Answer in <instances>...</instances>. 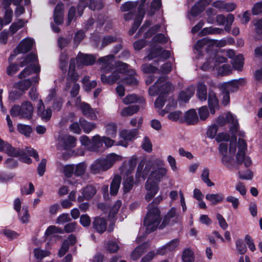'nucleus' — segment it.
<instances>
[{
	"label": "nucleus",
	"instance_id": "4468645a",
	"mask_svg": "<svg viewBox=\"0 0 262 262\" xmlns=\"http://www.w3.org/2000/svg\"><path fill=\"white\" fill-rule=\"evenodd\" d=\"M144 164L145 161L144 160H141L139 162L135 174V178L137 180L139 179L140 178L144 180L148 175L150 168L148 167V165H146L145 168L143 169Z\"/></svg>",
	"mask_w": 262,
	"mask_h": 262
},
{
	"label": "nucleus",
	"instance_id": "a19ab883",
	"mask_svg": "<svg viewBox=\"0 0 262 262\" xmlns=\"http://www.w3.org/2000/svg\"><path fill=\"white\" fill-rule=\"evenodd\" d=\"M106 250L110 253H114L117 252L119 246L117 242L113 241H108L105 245Z\"/></svg>",
	"mask_w": 262,
	"mask_h": 262
},
{
	"label": "nucleus",
	"instance_id": "0e129e2a",
	"mask_svg": "<svg viewBox=\"0 0 262 262\" xmlns=\"http://www.w3.org/2000/svg\"><path fill=\"white\" fill-rule=\"evenodd\" d=\"M4 9L5 10V13L4 15V24L5 25H8L12 21L13 11L11 9Z\"/></svg>",
	"mask_w": 262,
	"mask_h": 262
},
{
	"label": "nucleus",
	"instance_id": "69168bd1",
	"mask_svg": "<svg viewBox=\"0 0 262 262\" xmlns=\"http://www.w3.org/2000/svg\"><path fill=\"white\" fill-rule=\"evenodd\" d=\"M146 46V41L145 39H139L133 43V47L135 50L139 51Z\"/></svg>",
	"mask_w": 262,
	"mask_h": 262
},
{
	"label": "nucleus",
	"instance_id": "5701e85b",
	"mask_svg": "<svg viewBox=\"0 0 262 262\" xmlns=\"http://www.w3.org/2000/svg\"><path fill=\"white\" fill-rule=\"evenodd\" d=\"M32 85L31 79H26L20 80L14 84V87L16 89L20 90L23 93L27 90Z\"/></svg>",
	"mask_w": 262,
	"mask_h": 262
},
{
	"label": "nucleus",
	"instance_id": "de8ad7c7",
	"mask_svg": "<svg viewBox=\"0 0 262 262\" xmlns=\"http://www.w3.org/2000/svg\"><path fill=\"white\" fill-rule=\"evenodd\" d=\"M200 118L202 121L206 120L209 115V112L206 105L202 106L198 110Z\"/></svg>",
	"mask_w": 262,
	"mask_h": 262
},
{
	"label": "nucleus",
	"instance_id": "e433bc0d",
	"mask_svg": "<svg viewBox=\"0 0 262 262\" xmlns=\"http://www.w3.org/2000/svg\"><path fill=\"white\" fill-rule=\"evenodd\" d=\"M139 4V1L135 2L128 1L123 3L120 7V10L122 12L132 11V10L136 8Z\"/></svg>",
	"mask_w": 262,
	"mask_h": 262
},
{
	"label": "nucleus",
	"instance_id": "c85d7f7f",
	"mask_svg": "<svg viewBox=\"0 0 262 262\" xmlns=\"http://www.w3.org/2000/svg\"><path fill=\"white\" fill-rule=\"evenodd\" d=\"M143 20V16L137 15L134 18L133 24L128 31V34L132 36L137 31Z\"/></svg>",
	"mask_w": 262,
	"mask_h": 262
},
{
	"label": "nucleus",
	"instance_id": "4be33fe9",
	"mask_svg": "<svg viewBox=\"0 0 262 262\" xmlns=\"http://www.w3.org/2000/svg\"><path fill=\"white\" fill-rule=\"evenodd\" d=\"M205 198L207 200L211 202V205H216L221 203L224 199L223 194L219 193L216 194H207Z\"/></svg>",
	"mask_w": 262,
	"mask_h": 262
},
{
	"label": "nucleus",
	"instance_id": "4c0bfd02",
	"mask_svg": "<svg viewBox=\"0 0 262 262\" xmlns=\"http://www.w3.org/2000/svg\"><path fill=\"white\" fill-rule=\"evenodd\" d=\"M117 126L115 123H108L106 126L105 133L106 134L112 138H115L117 135Z\"/></svg>",
	"mask_w": 262,
	"mask_h": 262
},
{
	"label": "nucleus",
	"instance_id": "ea45409f",
	"mask_svg": "<svg viewBox=\"0 0 262 262\" xmlns=\"http://www.w3.org/2000/svg\"><path fill=\"white\" fill-rule=\"evenodd\" d=\"M209 169L206 167L205 168L201 174L202 180L206 183L208 186L211 187L214 185V183L211 181L209 178Z\"/></svg>",
	"mask_w": 262,
	"mask_h": 262
},
{
	"label": "nucleus",
	"instance_id": "f704fd0d",
	"mask_svg": "<svg viewBox=\"0 0 262 262\" xmlns=\"http://www.w3.org/2000/svg\"><path fill=\"white\" fill-rule=\"evenodd\" d=\"M223 32V30L219 28L206 27L203 29L200 32L202 36L207 34H220Z\"/></svg>",
	"mask_w": 262,
	"mask_h": 262
},
{
	"label": "nucleus",
	"instance_id": "37998d69",
	"mask_svg": "<svg viewBox=\"0 0 262 262\" xmlns=\"http://www.w3.org/2000/svg\"><path fill=\"white\" fill-rule=\"evenodd\" d=\"M19 70L17 63L9 64L6 68V73L10 77H13Z\"/></svg>",
	"mask_w": 262,
	"mask_h": 262
},
{
	"label": "nucleus",
	"instance_id": "a18cd8bd",
	"mask_svg": "<svg viewBox=\"0 0 262 262\" xmlns=\"http://www.w3.org/2000/svg\"><path fill=\"white\" fill-rule=\"evenodd\" d=\"M34 253L36 258L41 260L44 257L49 256L50 253L48 251L43 250L37 248L34 249Z\"/></svg>",
	"mask_w": 262,
	"mask_h": 262
},
{
	"label": "nucleus",
	"instance_id": "e2e57ef3",
	"mask_svg": "<svg viewBox=\"0 0 262 262\" xmlns=\"http://www.w3.org/2000/svg\"><path fill=\"white\" fill-rule=\"evenodd\" d=\"M47 160L42 159L39 163L37 168V173L39 176H42L46 171Z\"/></svg>",
	"mask_w": 262,
	"mask_h": 262
},
{
	"label": "nucleus",
	"instance_id": "9b49d317",
	"mask_svg": "<svg viewBox=\"0 0 262 262\" xmlns=\"http://www.w3.org/2000/svg\"><path fill=\"white\" fill-rule=\"evenodd\" d=\"M76 139L71 135H65L63 136L60 142L64 150H69L76 146Z\"/></svg>",
	"mask_w": 262,
	"mask_h": 262
},
{
	"label": "nucleus",
	"instance_id": "680f3d73",
	"mask_svg": "<svg viewBox=\"0 0 262 262\" xmlns=\"http://www.w3.org/2000/svg\"><path fill=\"white\" fill-rule=\"evenodd\" d=\"M23 92L18 89L12 91L9 94V99L12 101L18 100L23 95Z\"/></svg>",
	"mask_w": 262,
	"mask_h": 262
},
{
	"label": "nucleus",
	"instance_id": "39448f33",
	"mask_svg": "<svg viewBox=\"0 0 262 262\" xmlns=\"http://www.w3.org/2000/svg\"><path fill=\"white\" fill-rule=\"evenodd\" d=\"M208 105L210 113L214 115L216 110L220 109L219 100L216 94L211 89L209 90L208 95Z\"/></svg>",
	"mask_w": 262,
	"mask_h": 262
},
{
	"label": "nucleus",
	"instance_id": "6e6552de",
	"mask_svg": "<svg viewBox=\"0 0 262 262\" xmlns=\"http://www.w3.org/2000/svg\"><path fill=\"white\" fill-rule=\"evenodd\" d=\"M180 240L178 238H174L161 248H159L156 252L158 255H163L169 252L174 251L179 245Z\"/></svg>",
	"mask_w": 262,
	"mask_h": 262
},
{
	"label": "nucleus",
	"instance_id": "f03ea898",
	"mask_svg": "<svg viewBox=\"0 0 262 262\" xmlns=\"http://www.w3.org/2000/svg\"><path fill=\"white\" fill-rule=\"evenodd\" d=\"M162 200L163 197L160 195L155 198L148 206V211L143 222L144 225L146 226V232L148 234L156 230L161 222V211L158 205Z\"/></svg>",
	"mask_w": 262,
	"mask_h": 262
},
{
	"label": "nucleus",
	"instance_id": "b1692460",
	"mask_svg": "<svg viewBox=\"0 0 262 262\" xmlns=\"http://www.w3.org/2000/svg\"><path fill=\"white\" fill-rule=\"evenodd\" d=\"M194 92L190 88H187L185 91L180 92L178 96L179 100L187 103L193 96Z\"/></svg>",
	"mask_w": 262,
	"mask_h": 262
},
{
	"label": "nucleus",
	"instance_id": "3c124183",
	"mask_svg": "<svg viewBox=\"0 0 262 262\" xmlns=\"http://www.w3.org/2000/svg\"><path fill=\"white\" fill-rule=\"evenodd\" d=\"M71 221V219L69 213H63L59 215L56 220V223L57 224L63 225Z\"/></svg>",
	"mask_w": 262,
	"mask_h": 262
},
{
	"label": "nucleus",
	"instance_id": "6ab92c4d",
	"mask_svg": "<svg viewBox=\"0 0 262 262\" xmlns=\"http://www.w3.org/2000/svg\"><path fill=\"white\" fill-rule=\"evenodd\" d=\"M121 177L118 174L116 175L113 179L110 185V194L112 195H116L120 186Z\"/></svg>",
	"mask_w": 262,
	"mask_h": 262
},
{
	"label": "nucleus",
	"instance_id": "7ed1b4c3",
	"mask_svg": "<svg viewBox=\"0 0 262 262\" xmlns=\"http://www.w3.org/2000/svg\"><path fill=\"white\" fill-rule=\"evenodd\" d=\"M167 170L163 167H159L151 171L145 184L147 193L145 200L149 202L156 195L159 190V183L166 174Z\"/></svg>",
	"mask_w": 262,
	"mask_h": 262
},
{
	"label": "nucleus",
	"instance_id": "c03bdc74",
	"mask_svg": "<svg viewBox=\"0 0 262 262\" xmlns=\"http://www.w3.org/2000/svg\"><path fill=\"white\" fill-rule=\"evenodd\" d=\"M203 6L200 4L198 2L193 6L190 10V14L193 17L198 16L202 12L204 11Z\"/></svg>",
	"mask_w": 262,
	"mask_h": 262
},
{
	"label": "nucleus",
	"instance_id": "bf43d9fd",
	"mask_svg": "<svg viewBox=\"0 0 262 262\" xmlns=\"http://www.w3.org/2000/svg\"><path fill=\"white\" fill-rule=\"evenodd\" d=\"M3 233L9 239L12 240L16 238L18 235V234L12 230L5 229L3 231Z\"/></svg>",
	"mask_w": 262,
	"mask_h": 262
},
{
	"label": "nucleus",
	"instance_id": "49530a36",
	"mask_svg": "<svg viewBox=\"0 0 262 262\" xmlns=\"http://www.w3.org/2000/svg\"><path fill=\"white\" fill-rule=\"evenodd\" d=\"M141 70L144 73L153 74L156 73L158 69L151 64L144 63L142 64Z\"/></svg>",
	"mask_w": 262,
	"mask_h": 262
},
{
	"label": "nucleus",
	"instance_id": "423d86ee",
	"mask_svg": "<svg viewBox=\"0 0 262 262\" xmlns=\"http://www.w3.org/2000/svg\"><path fill=\"white\" fill-rule=\"evenodd\" d=\"M34 40L33 38L27 37L23 39L15 48L17 53L25 54L30 51L33 47Z\"/></svg>",
	"mask_w": 262,
	"mask_h": 262
},
{
	"label": "nucleus",
	"instance_id": "72a5a7b5",
	"mask_svg": "<svg viewBox=\"0 0 262 262\" xmlns=\"http://www.w3.org/2000/svg\"><path fill=\"white\" fill-rule=\"evenodd\" d=\"M17 130L18 132L24 135L27 137H29L32 132V128L30 125L18 124L17 125Z\"/></svg>",
	"mask_w": 262,
	"mask_h": 262
},
{
	"label": "nucleus",
	"instance_id": "052dcab7",
	"mask_svg": "<svg viewBox=\"0 0 262 262\" xmlns=\"http://www.w3.org/2000/svg\"><path fill=\"white\" fill-rule=\"evenodd\" d=\"M69 244L67 240H64L62 243L61 248L58 251V256L59 257H62L69 251Z\"/></svg>",
	"mask_w": 262,
	"mask_h": 262
},
{
	"label": "nucleus",
	"instance_id": "2f4dec72",
	"mask_svg": "<svg viewBox=\"0 0 262 262\" xmlns=\"http://www.w3.org/2000/svg\"><path fill=\"white\" fill-rule=\"evenodd\" d=\"M134 184L133 176H129L126 178L123 183V191L124 193H127L132 189Z\"/></svg>",
	"mask_w": 262,
	"mask_h": 262
},
{
	"label": "nucleus",
	"instance_id": "0eeeda50",
	"mask_svg": "<svg viewBox=\"0 0 262 262\" xmlns=\"http://www.w3.org/2000/svg\"><path fill=\"white\" fill-rule=\"evenodd\" d=\"M107 221L103 217L96 216L93 219L92 227L95 232L100 234L103 233L107 229Z\"/></svg>",
	"mask_w": 262,
	"mask_h": 262
},
{
	"label": "nucleus",
	"instance_id": "79ce46f5",
	"mask_svg": "<svg viewBox=\"0 0 262 262\" xmlns=\"http://www.w3.org/2000/svg\"><path fill=\"white\" fill-rule=\"evenodd\" d=\"M129 66L121 61L118 62L117 65V70L116 71L119 74L120 73L128 74L130 71L129 70Z\"/></svg>",
	"mask_w": 262,
	"mask_h": 262
},
{
	"label": "nucleus",
	"instance_id": "6e6d98bb",
	"mask_svg": "<svg viewBox=\"0 0 262 262\" xmlns=\"http://www.w3.org/2000/svg\"><path fill=\"white\" fill-rule=\"evenodd\" d=\"M79 222L83 227H88L91 224V220L87 214H82L80 216Z\"/></svg>",
	"mask_w": 262,
	"mask_h": 262
},
{
	"label": "nucleus",
	"instance_id": "cd10ccee",
	"mask_svg": "<svg viewBox=\"0 0 262 262\" xmlns=\"http://www.w3.org/2000/svg\"><path fill=\"white\" fill-rule=\"evenodd\" d=\"M22 151L23 150L19 148L14 147L9 143V144L7 145L5 153L11 157H18Z\"/></svg>",
	"mask_w": 262,
	"mask_h": 262
},
{
	"label": "nucleus",
	"instance_id": "a878e982",
	"mask_svg": "<svg viewBox=\"0 0 262 262\" xmlns=\"http://www.w3.org/2000/svg\"><path fill=\"white\" fill-rule=\"evenodd\" d=\"M182 259L183 262H194V255L192 250L189 248L185 249L182 253Z\"/></svg>",
	"mask_w": 262,
	"mask_h": 262
},
{
	"label": "nucleus",
	"instance_id": "7c9ffc66",
	"mask_svg": "<svg viewBox=\"0 0 262 262\" xmlns=\"http://www.w3.org/2000/svg\"><path fill=\"white\" fill-rule=\"evenodd\" d=\"M86 165L84 162L79 163L74 165V176L80 177L83 176L85 172Z\"/></svg>",
	"mask_w": 262,
	"mask_h": 262
},
{
	"label": "nucleus",
	"instance_id": "338daca9",
	"mask_svg": "<svg viewBox=\"0 0 262 262\" xmlns=\"http://www.w3.org/2000/svg\"><path fill=\"white\" fill-rule=\"evenodd\" d=\"M252 13L254 15H259L262 13V1L257 2L253 5Z\"/></svg>",
	"mask_w": 262,
	"mask_h": 262
},
{
	"label": "nucleus",
	"instance_id": "603ef678",
	"mask_svg": "<svg viewBox=\"0 0 262 262\" xmlns=\"http://www.w3.org/2000/svg\"><path fill=\"white\" fill-rule=\"evenodd\" d=\"M142 148L144 151L148 153H150L152 151V145L150 139L148 137H144L142 144Z\"/></svg>",
	"mask_w": 262,
	"mask_h": 262
},
{
	"label": "nucleus",
	"instance_id": "ddd939ff",
	"mask_svg": "<svg viewBox=\"0 0 262 262\" xmlns=\"http://www.w3.org/2000/svg\"><path fill=\"white\" fill-rule=\"evenodd\" d=\"M120 78V75L116 71L113 72L109 75L105 74L101 75V80L103 84L112 85L117 82Z\"/></svg>",
	"mask_w": 262,
	"mask_h": 262
},
{
	"label": "nucleus",
	"instance_id": "aec40b11",
	"mask_svg": "<svg viewBox=\"0 0 262 262\" xmlns=\"http://www.w3.org/2000/svg\"><path fill=\"white\" fill-rule=\"evenodd\" d=\"M79 122L81 128L85 134L90 133L96 127L95 123L88 122L83 118H80Z\"/></svg>",
	"mask_w": 262,
	"mask_h": 262
},
{
	"label": "nucleus",
	"instance_id": "13d9d810",
	"mask_svg": "<svg viewBox=\"0 0 262 262\" xmlns=\"http://www.w3.org/2000/svg\"><path fill=\"white\" fill-rule=\"evenodd\" d=\"M161 50V47H158L157 48L151 49L147 56L148 60H152L158 56H159L160 52Z\"/></svg>",
	"mask_w": 262,
	"mask_h": 262
},
{
	"label": "nucleus",
	"instance_id": "473e14b6",
	"mask_svg": "<svg viewBox=\"0 0 262 262\" xmlns=\"http://www.w3.org/2000/svg\"><path fill=\"white\" fill-rule=\"evenodd\" d=\"M217 41L216 40L210 39L207 37L203 38L202 39L198 40L195 45V49L196 50L204 47L205 45L208 44L213 45Z\"/></svg>",
	"mask_w": 262,
	"mask_h": 262
},
{
	"label": "nucleus",
	"instance_id": "8fccbe9b",
	"mask_svg": "<svg viewBox=\"0 0 262 262\" xmlns=\"http://www.w3.org/2000/svg\"><path fill=\"white\" fill-rule=\"evenodd\" d=\"M235 245L236 249L239 254L243 255L246 252L247 250V247L243 239L239 238L237 239L236 241Z\"/></svg>",
	"mask_w": 262,
	"mask_h": 262
},
{
	"label": "nucleus",
	"instance_id": "864d4df0",
	"mask_svg": "<svg viewBox=\"0 0 262 262\" xmlns=\"http://www.w3.org/2000/svg\"><path fill=\"white\" fill-rule=\"evenodd\" d=\"M63 233L64 231L61 228L55 226H50L46 229L45 234L48 236L53 233L62 234Z\"/></svg>",
	"mask_w": 262,
	"mask_h": 262
},
{
	"label": "nucleus",
	"instance_id": "9d476101",
	"mask_svg": "<svg viewBox=\"0 0 262 262\" xmlns=\"http://www.w3.org/2000/svg\"><path fill=\"white\" fill-rule=\"evenodd\" d=\"M21 107V119L30 120L32 118L34 108L32 104L29 101L24 102Z\"/></svg>",
	"mask_w": 262,
	"mask_h": 262
},
{
	"label": "nucleus",
	"instance_id": "774afa93",
	"mask_svg": "<svg viewBox=\"0 0 262 262\" xmlns=\"http://www.w3.org/2000/svg\"><path fill=\"white\" fill-rule=\"evenodd\" d=\"M254 26L255 27V33L259 36H262V17L260 19L257 20L254 23Z\"/></svg>",
	"mask_w": 262,
	"mask_h": 262
},
{
	"label": "nucleus",
	"instance_id": "1a4fd4ad",
	"mask_svg": "<svg viewBox=\"0 0 262 262\" xmlns=\"http://www.w3.org/2000/svg\"><path fill=\"white\" fill-rule=\"evenodd\" d=\"M63 172L66 178V182L71 185H75L78 183V180L75 178L71 179L74 175V164H67L63 168Z\"/></svg>",
	"mask_w": 262,
	"mask_h": 262
},
{
	"label": "nucleus",
	"instance_id": "20e7f679",
	"mask_svg": "<svg viewBox=\"0 0 262 262\" xmlns=\"http://www.w3.org/2000/svg\"><path fill=\"white\" fill-rule=\"evenodd\" d=\"M118 159V156L112 153L105 158L96 159L91 166V172L93 174L99 173L110 168Z\"/></svg>",
	"mask_w": 262,
	"mask_h": 262
},
{
	"label": "nucleus",
	"instance_id": "412c9836",
	"mask_svg": "<svg viewBox=\"0 0 262 262\" xmlns=\"http://www.w3.org/2000/svg\"><path fill=\"white\" fill-rule=\"evenodd\" d=\"M196 95L200 100L206 101L207 98V88L204 83H199L197 85Z\"/></svg>",
	"mask_w": 262,
	"mask_h": 262
},
{
	"label": "nucleus",
	"instance_id": "393cba45",
	"mask_svg": "<svg viewBox=\"0 0 262 262\" xmlns=\"http://www.w3.org/2000/svg\"><path fill=\"white\" fill-rule=\"evenodd\" d=\"M97 190L95 187L92 185H87L83 188L82 194L84 195L85 200H90L96 193Z\"/></svg>",
	"mask_w": 262,
	"mask_h": 262
},
{
	"label": "nucleus",
	"instance_id": "58836bf2",
	"mask_svg": "<svg viewBox=\"0 0 262 262\" xmlns=\"http://www.w3.org/2000/svg\"><path fill=\"white\" fill-rule=\"evenodd\" d=\"M37 115L45 122L49 121L52 117V111L50 108L47 109H42L41 111L37 113Z\"/></svg>",
	"mask_w": 262,
	"mask_h": 262
},
{
	"label": "nucleus",
	"instance_id": "f8f14e48",
	"mask_svg": "<svg viewBox=\"0 0 262 262\" xmlns=\"http://www.w3.org/2000/svg\"><path fill=\"white\" fill-rule=\"evenodd\" d=\"M77 61L84 66H91L95 63L96 58L93 55L83 54L79 52L77 56Z\"/></svg>",
	"mask_w": 262,
	"mask_h": 262
},
{
	"label": "nucleus",
	"instance_id": "a211bd4d",
	"mask_svg": "<svg viewBox=\"0 0 262 262\" xmlns=\"http://www.w3.org/2000/svg\"><path fill=\"white\" fill-rule=\"evenodd\" d=\"M80 108L84 116L89 117L91 119H95L97 116L90 105L85 102H82L80 105Z\"/></svg>",
	"mask_w": 262,
	"mask_h": 262
},
{
	"label": "nucleus",
	"instance_id": "f257e3e1",
	"mask_svg": "<svg viewBox=\"0 0 262 262\" xmlns=\"http://www.w3.org/2000/svg\"><path fill=\"white\" fill-rule=\"evenodd\" d=\"M168 77L163 76L160 77L154 85L148 89L150 96L158 95L155 101L156 108L161 109L165 104L168 95L172 89V84L170 81H167Z\"/></svg>",
	"mask_w": 262,
	"mask_h": 262
},
{
	"label": "nucleus",
	"instance_id": "2eb2a0df",
	"mask_svg": "<svg viewBox=\"0 0 262 262\" xmlns=\"http://www.w3.org/2000/svg\"><path fill=\"white\" fill-rule=\"evenodd\" d=\"M185 121L188 125H195L199 121L197 113L194 109H190L185 113Z\"/></svg>",
	"mask_w": 262,
	"mask_h": 262
},
{
	"label": "nucleus",
	"instance_id": "bb28decb",
	"mask_svg": "<svg viewBox=\"0 0 262 262\" xmlns=\"http://www.w3.org/2000/svg\"><path fill=\"white\" fill-rule=\"evenodd\" d=\"M145 246L142 244L138 246L132 252L131 258L132 260H136L140 257L145 251Z\"/></svg>",
	"mask_w": 262,
	"mask_h": 262
},
{
	"label": "nucleus",
	"instance_id": "5fc2aeb1",
	"mask_svg": "<svg viewBox=\"0 0 262 262\" xmlns=\"http://www.w3.org/2000/svg\"><path fill=\"white\" fill-rule=\"evenodd\" d=\"M160 26L159 25H156L148 29V30L144 33V38L148 39L152 36L160 29Z\"/></svg>",
	"mask_w": 262,
	"mask_h": 262
},
{
	"label": "nucleus",
	"instance_id": "dca6fc26",
	"mask_svg": "<svg viewBox=\"0 0 262 262\" xmlns=\"http://www.w3.org/2000/svg\"><path fill=\"white\" fill-rule=\"evenodd\" d=\"M138 134V128L123 129L120 133V136L125 141H133L136 138Z\"/></svg>",
	"mask_w": 262,
	"mask_h": 262
},
{
	"label": "nucleus",
	"instance_id": "c9c22d12",
	"mask_svg": "<svg viewBox=\"0 0 262 262\" xmlns=\"http://www.w3.org/2000/svg\"><path fill=\"white\" fill-rule=\"evenodd\" d=\"M244 58L242 54L237 55L234 59L233 67L238 71H242L244 66Z\"/></svg>",
	"mask_w": 262,
	"mask_h": 262
},
{
	"label": "nucleus",
	"instance_id": "4d7b16f0",
	"mask_svg": "<svg viewBox=\"0 0 262 262\" xmlns=\"http://www.w3.org/2000/svg\"><path fill=\"white\" fill-rule=\"evenodd\" d=\"M117 41V37L113 36H105L102 39L101 47L104 48L109 44L116 42Z\"/></svg>",
	"mask_w": 262,
	"mask_h": 262
},
{
	"label": "nucleus",
	"instance_id": "09e8293b",
	"mask_svg": "<svg viewBox=\"0 0 262 262\" xmlns=\"http://www.w3.org/2000/svg\"><path fill=\"white\" fill-rule=\"evenodd\" d=\"M218 129V126L215 124L209 126L206 132L207 136L210 139H213L216 136Z\"/></svg>",
	"mask_w": 262,
	"mask_h": 262
},
{
	"label": "nucleus",
	"instance_id": "c756f323",
	"mask_svg": "<svg viewBox=\"0 0 262 262\" xmlns=\"http://www.w3.org/2000/svg\"><path fill=\"white\" fill-rule=\"evenodd\" d=\"M139 110V106L138 105H130L124 107L121 112L122 116H131L137 113Z\"/></svg>",
	"mask_w": 262,
	"mask_h": 262
},
{
	"label": "nucleus",
	"instance_id": "f3484780",
	"mask_svg": "<svg viewBox=\"0 0 262 262\" xmlns=\"http://www.w3.org/2000/svg\"><path fill=\"white\" fill-rule=\"evenodd\" d=\"M103 145L102 137L99 135H96L92 137L91 147L89 151L93 152H98L99 149Z\"/></svg>",
	"mask_w": 262,
	"mask_h": 262
}]
</instances>
